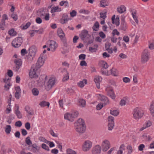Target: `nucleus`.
I'll use <instances>...</instances> for the list:
<instances>
[{
	"instance_id": "dca6fc26",
	"label": "nucleus",
	"mask_w": 154,
	"mask_h": 154,
	"mask_svg": "<svg viewBox=\"0 0 154 154\" xmlns=\"http://www.w3.org/2000/svg\"><path fill=\"white\" fill-rule=\"evenodd\" d=\"M29 54L31 55L32 56H35L37 51V49L35 46H32L29 48Z\"/></svg>"
},
{
	"instance_id": "052dcab7",
	"label": "nucleus",
	"mask_w": 154,
	"mask_h": 154,
	"mask_svg": "<svg viewBox=\"0 0 154 154\" xmlns=\"http://www.w3.org/2000/svg\"><path fill=\"white\" fill-rule=\"evenodd\" d=\"M86 55L84 54H82L79 56V58L80 60H84L85 59Z\"/></svg>"
},
{
	"instance_id": "412c9836",
	"label": "nucleus",
	"mask_w": 154,
	"mask_h": 154,
	"mask_svg": "<svg viewBox=\"0 0 154 154\" xmlns=\"http://www.w3.org/2000/svg\"><path fill=\"white\" fill-rule=\"evenodd\" d=\"M25 110L28 114V116H32L34 114L33 110L31 109L29 106H25Z\"/></svg>"
},
{
	"instance_id": "58836bf2",
	"label": "nucleus",
	"mask_w": 154,
	"mask_h": 154,
	"mask_svg": "<svg viewBox=\"0 0 154 154\" xmlns=\"http://www.w3.org/2000/svg\"><path fill=\"white\" fill-rule=\"evenodd\" d=\"M114 126V122H109L108 125V130L111 131Z\"/></svg>"
},
{
	"instance_id": "1a4fd4ad",
	"label": "nucleus",
	"mask_w": 154,
	"mask_h": 154,
	"mask_svg": "<svg viewBox=\"0 0 154 154\" xmlns=\"http://www.w3.org/2000/svg\"><path fill=\"white\" fill-rule=\"evenodd\" d=\"M101 146L103 151H107L110 147V143L109 141L106 140H104L102 143Z\"/></svg>"
},
{
	"instance_id": "c03bdc74",
	"label": "nucleus",
	"mask_w": 154,
	"mask_h": 154,
	"mask_svg": "<svg viewBox=\"0 0 154 154\" xmlns=\"http://www.w3.org/2000/svg\"><path fill=\"white\" fill-rule=\"evenodd\" d=\"M136 12H135L134 13L132 12V15L133 16V17L134 20L136 22L137 24H138V21L137 20V18L136 15Z\"/></svg>"
},
{
	"instance_id": "9b49d317",
	"label": "nucleus",
	"mask_w": 154,
	"mask_h": 154,
	"mask_svg": "<svg viewBox=\"0 0 154 154\" xmlns=\"http://www.w3.org/2000/svg\"><path fill=\"white\" fill-rule=\"evenodd\" d=\"M56 43L55 41L52 40H49L47 42V45L50 48L52 51H54L57 48V46L55 45Z\"/></svg>"
},
{
	"instance_id": "de8ad7c7",
	"label": "nucleus",
	"mask_w": 154,
	"mask_h": 154,
	"mask_svg": "<svg viewBox=\"0 0 154 154\" xmlns=\"http://www.w3.org/2000/svg\"><path fill=\"white\" fill-rule=\"evenodd\" d=\"M106 11L104 13H103L102 12H100V17L104 19H105L106 17Z\"/></svg>"
},
{
	"instance_id": "79ce46f5",
	"label": "nucleus",
	"mask_w": 154,
	"mask_h": 154,
	"mask_svg": "<svg viewBox=\"0 0 154 154\" xmlns=\"http://www.w3.org/2000/svg\"><path fill=\"white\" fill-rule=\"evenodd\" d=\"M110 114L115 116H117L119 113V112L117 110H110Z\"/></svg>"
},
{
	"instance_id": "393cba45",
	"label": "nucleus",
	"mask_w": 154,
	"mask_h": 154,
	"mask_svg": "<svg viewBox=\"0 0 154 154\" xmlns=\"http://www.w3.org/2000/svg\"><path fill=\"white\" fill-rule=\"evenodd\" d=\"M64 119H67L69 121L72 122L73 120L72 118V116H71V115L70 113H67L65 114L64 115Z\"/></svg>"
},
{
	"instance_id": "7ed1b4c3",
	"label": "nucleus",
	"mask_w": 154,
	"mask_h": 154,
	"mask_svg": "<svg viewBox=\"0 0 154 154\" xmlns=\"http://www.w3.org/2000/svg\"><path fill=\"white\" fill-rule=\"evenodd\" d=\"M57 35L61 38L63 44V45L66 47H67V45L66 43V39L65 36V34L64 33L62 29L60 28H58L57 31Z\"/></svg>"
},
{
	"instance_id": "6e6552de",
	"label": "nucleus",
	"mask_w": 154,
	"mask_h": 154,
	"mask_svg": "<svg viewBox=\"0 0 154 154\" xmlns=\"http://www.w3.org/2000/svg\"><path fill=\"white\" fill-rule=\"evenodd\" d=\"M92 143L89 140L85 141L83 145L82 149L83 151L86 152L88 151L91 148Z\"/></svg>"
},
{
	"instance_id": "09e8293b",
	"label": "nucleus",
	"mask_w": 154,
	"mask_h": 154,
	"mask_svg": "<svg viewBox=\"0 0 154 154\" xmlns=\"http://www.w3.org/2000/svg\"><path fill=\"white\" fill-rule=\"evenodd\" d=\"M32 31L34 32H35L38 33L39 34H42L43 33V29L42 28H40L38 30H32Z\"/></svg>"
},
{
	"instance_id": "5fc2aeb1",
	"label": "nucleus",
	"mask_w": 154,
	"mask_h": 154,
	"mask_svg": "<svg viewBox=\"0 0 154 154\" xmlns=\"http://www.w3.org/2000/svg\"><path fill=\"white\" fill-rule=\"evenodd\" d=\"M115 20V23L117 26H119V18L118 16H117Z\"/></svg>"
},
{
	"instance_id": "c756f323",
	"label": "nucleus",
	"mask_w": 154,
	"mask_h": 154,
	"mask_svg": "<svg viewBox=\"0 0 154 154\" xmlns=\"http://www.w3.org/2000/svg\"><path fill=\"white\" fill-rule=\"evenodd\" d=\"M101 63L102 65L101 69H107L108 68L109 65L106 62L102 60L101 61Z\"/></svg>"
},
{
	"instance_id": "4d7b16f0",
	"label": "nucleus",
	"mask_w": 154,
	"mask_h": 154,
	"mask_svg": "<svg viewBox=\"0 0 154 154\" xmlns=\"http://www.w3.org/2000/svg\"><path fill=\"white\" fill-rule=\"evenodd\" d=\"M112 34L113 36H115L116 35H120L119 32L116 29H115L113 31Z\"/></svg>"
},
{
	"instance_id": "39448f33",
	"label": "nucleus",
	"mask_w": 154,
	"mask_h": 154,
	"mask_svg": "<svg viewBox=\"0 0 154 154\" xmlns=\"http://www.w3.org/2000/svg\"><path fill=\"white\" fill-rule=\"evenodd\" d=\"M23 42V39L21 37H18L15 38L11 42L13 47L15 48L20 47Z\"/></svg>"
},
{
	"instance_id": "6ab92c4d",
	"label": "nucleus",
	"mask_w": 154,
	"mask_h": 154,
	"mask_svg": "<svg viewBox=\"0 0 154 154\" xmlns=\"http://www.w3.org/2000/svg\"><path fill=\"white\" fill-rule=\"evenodd\" d=\"M121 29L124 31H125L127 28L126 23L125 22V19L122 17L121 19V24L120 26Z\"/></svg>"
},
{
	"instance_id": "2eb2a0df",
	"label": "nucleus",
	"mask_w": 154,
	"mask_h": 154,
	"mask_svg": "<svg viewBox=\"0 0 154 154\" xmlns=\"http://www.w3.org/2000/svg\"><path fill=\"white\" fill-rule=\"evenodd\" d=\"M14 63L16 65V68L15 69V71H18L19 69L20 68V67L22 65V60L21 59H15L14 60Z\"/></svg>"
},
{
	"instance_id": "680f3d73",
	"label": "nucleus",
	"mask_w": 154,
	"mask_h": 154,
	"mask_svg": "<svg viewBox=\"0 0 154 154\" xmlns=\"http://www.w3.org/2000/svg\"><path fill=\"white\" fill-rule=\"evenodd\" d=\"M123 81L125 83H128L130 82V79L128 77H125L123 78Z\"/></svg>"
},
{
	"instance_id": "473e14b6",
	"label": "nucleus",
	"mask_w": 154,
	"mask_h": 154,
	"mask_svg": "<svg viewBox=\"0 0 154 154\" xmlns=\"http://www.w3.org/2000/svg\"><path fill=\"white\" fill-rule=\"evenodd\" d=\"M34 57V56H32L31 55L29 54L26 56V60L27 62H28L29 63H31Z\"/></svg>"
},
{
	"instance_id": "e2e57ef3",
	"label": "nucleus",
	"mask_w": 154,
	"mask_h": 154,
	"mask_svg": "<svg viewBox=\"0 0 154 154\" xmlns=\"http://www.w3.org/2000/svg\"><path fill=\"white\" fill-rule=\"evenodd\" d=\"M21 96V92H16L15 97L17 99H19Z\"/></svg>"
},
{
	"instance_id": "f3484780",
	"label": "nucleus",
	"mask_w": 154,
	"mask_h": 154,
	"mask_svg": "<svg viewBox=\"0 0 154 154\" xmlns=\"http://www.w3.org/2000/svg\"><path fill=\"white\" fill-rule=\"evenodd\" d=\"M102 78L100 76H98L96 77L94 79V81L95 82L97 87V88H100V82L101 81Z\"/></svg>"
},
{
	"instance_id": "4be33fe9",
	"label": "nucleus",
	"mask_w": 154,
	"mask_h": 154,
	"mask_svg": "<svg viewBox=\"0 0 154 154\" xmlns=\"http://www.w3.org/2000/svg\"><path fill=\"white\" fill-rule=\"evenodd\" d=\"M117 11L119 13H123L126 11V7L124 5H121L117 8Z\"/></svg>"
},
{
	"instance_id": "3c124183",
	"label": "nucleus",
	"mask_w": 154,
	"mask_h": 154,
	"mask_svg": "<svg viewBox=\"0 0 154 154\" xmlns=\"http://www.w3.org/2000/svg\"><path fill=\"white\" fill-rule=\"evenodd\" d=\"M79 12L80 13H84L86 14H88L90 13V11L87 10H86L84 9H81L79 11Z\"/></svg>"
},
{
	"instance_id": "423d86ee",
	"label": "nucleus",
	"mask_w": 154,
	"mask_h": 154,
	"mask_svg": "<svg viewBox=\"0 0 154 154\" xmlns=\"http://www.w3.org/2000/svg\"><path fill=\"white\" fill-rule=\"evenodd\" d=\"M39 68L35 66V64H33L31 68L29 73V76L31 78L38 77V75L37 73V71Z\"/></svg>"
},
{
	"instance_id": "e433bc0d",
	"label": "nucleus",
	"mask_w": 154,
	"mask_h": 154,
	"mask_svg": "<svg viewBox=\"0 0 154 154\" xmlns=\"http://www.w3.org/2000/svg\"><path fill=\"white\" fill-rule=\"evenodd\" d=\"M32 92L34 96L38 95L39 93L38 89L35 88H34L32 90Z\"/></svg>"
},
{
	"instance_id": "a18cd8bd",
	"label": "nucleus",
	"mask_w": 154,
	"mask_h": 154,
	"mask_svg": "<svg viewBox=\"0 0 154 154\" xmlns=\"http://www.w3.org/2000/svg\"><path fill=\"white\" fill-rule=\"evenodd\" d=\"M67 154H76V152L71 149H68L66 150Z\"/></svg>"
},
{
	"instance_id": "a878e982",
	"label": "nucleus",
	"mask_w": 154,
	"mask_h": 154,
	"mask_svg": "<svg viewBox=\"0 0 154 154\" xmlns=\"http://www.w3.org/2000/svg\"><path fill=\"white\" fill-rule=\"evenodd\" d=\"M94 48L90 47L89 48V51H90L91 53L96 52L97 50V48L98 47V45H94Z\"/></svg>"
},
{
	"instance_id": "9d476101",
	"label": "nucleus",
	"mask_w": 154,
	"mask_h": 154,
	"mask_svg": "<svg viewBox=\"0 0 154 154\" xmlns=\"http://www.w3.org/2000/svg\"><path fill=\"white\" fill-rule=\"evenodd\" d=\"M43 54H41L40 57L38 59L36 65L35 64V66L37 68L39 69L45 63V60L43 59Z\"/></svg>"
},
{
	"instance_id": "6e6d98bb",
	"label": "nucleus",
	"mask_w": 154,
	"mask_h": 154,
	"mask_svg": "<svg viewBox=\"0 0 154 154\" xmlns=\"http://www.w3.org/2000/svg\"><path fill=\"white\" fill-rule=\"evenodd\" d=\"M31 24V23L29 22H27L25 25L23 26L22 29H26L29 27Z\"/></svg>"
},
{
	"instance_id": "0eeeda50",
	"label": "nucleus",
	"mask_w": 154,
	"mask_h": 154,
	"mask_svg": "<svg viewBox=\"0 0 154 154\" xmlns=\"http://www.w3.org/2000/svg\"><path fill=\"white\" fill-rule=\"evenodd\" d=\"M96 96L98 99L103 102L104 106L109 103V100L107 97L100 94H97Z\"/></svg>"
},
{
	"instance_id": "f03ea898",
	"label": "nucleus",
	"mask_w": 154,
	"mask_h": 154,
	"mask_svg": "<svg viewBox=\"0 0 154 154\" xmlns=\"http://www.w3.org/2000/svg\"><path fill=\"white\" fill-rule=\"evenodd\" d=\"M150 54L147 49H144L142 52L141 58V62L143 64L147 62L149 58Z\"/></svg>"
},
{
	"instance_id": "bb28decb",
	"label": "nucleus",
	"mask_w": 154,
	"mask_h": 154,
	"mask_svg": "<svg viewBox=\"0 0 154 154\" xmlns=\"http://www.w3.org/2000/svg\"><path fill=\"white\" fill-rule=\"evenodd\" d=\"M61 11V8H59L58 6H54L51 8V12L53 13L56 12L60 11Z\"/></svg>"
},
{
	"instance_id": "603ef678",
	"label": "nucleus",
	"mask_w": 154,
	"mask_h": 154,
	"mask_svg": "<svg viewBox=\"0 0 154 154\" xmlns=\"http://www.w3.org/2000/svg\"><path fill=\"white\" fill-rule=\"evenodd\" d=\"M103 103H100L98 104L96 106V109L98 110H100L103 107Z\"/></svg>"
},
{
	"instance_id": "ea45409f",
	"label": "nucleus",
	"mask_w": 154,
	"mask_h": 154,
	"mask_svg": "<svg viewBox=\"0 0 154 154\" xmlns=\"http://www.w3.org/2000/svg\"><path fill=\"white\" fill-rule=\"evenodd\" d=\"M66 91L67 93L70 95H73L75 93L74 90L72 88H68Z\"/></svg>"
},
{
	"instance_id": "5701e85b",
	"label": "nucleus",
	"mask_w": 154,
	"mask_h": 154,
	"mask_svg": "<svg viewBox=\"0 0 154 154\" xmlns=\"http://www.w3.org/2000/svg\"><path fill=\"white\" fill-rule=\"evenodd\" d=\"M87 79H83L82 81H80L79 82L77 83L79 87L82 88L85 85L87 84Z\"/></svg>"
},
{
	"instance_id": "864d4df0",
	"label": "nucleus",
	"mask_w": 154,
	"mask_h": 154,
	"mask_svg": "<svg viewBox=\"0 0 154 154\" xmlns=\"http://www.w3.org/2000/svg\"><path fill=\"white\" fill-rule=\"evenodd\" d=\"M42 147L47 151H49L50 150L48 146L45 143H43L42 144Z\"/></svg>"
},
{
	"instance_id": "72a5a7b5",
	"label": "nucleus",
	"mask_w": 154,
	"mask_h": 154,
	"mask_svg": "<svg viewBox=\"0 0 154 154\" xmlns=\"http://www.w3.org/2000/svg\"><path fill=\"white\" fill-rule=\"evenodd\" d=\"M106 69H101V72L102 75H109L110 73Z\"/></svg>"
},
{
	"instance_id": "b1692460",
	"label": "nucleus",
	"mask_w": 154,
	"mask_h": 154,
	"mask_svg": "<svg viewBox=\"0 0 154 154\" xmlns=\"http://www.w3.org/2000/svg\"><path fill=\"white\" fill-rule=\"evenodd\" d=\"M15 113L19 119H21L22 117V115L19 110V107L17 106L16 108Z\"/></svg>"
},
{
	"instance_id": "f704fd0d",
	"label": "nucleus",
	"mask_w": 154,
	"mask_h": 154,
	"mask_svg": "<svg viewBox=\"0 0 154 154\" xmlns=\"http://www.w3.org/2000/svg\"><path fill=\"white\" fill-rule=\"evenodd\" d=\"M79 102V105L82 107H84L85 105L86 101L84 99H80Z\"/></svg>"
},
{
	"instance_id": "7c9ffc66",
	"label": "nucleus",
	"mask_w": 154,
	"mask_h": 154,
	"mask_svg": "<svg viewBox=\"0 0 154 154\" xmlns=\"http://www.w3.org/2000/svg\"><path fill=\"white\" fill-rule=\"evenodd\" d=\"M39 105L42 107L47 106L48 107L50 105V103L48 102L42 101L40 103Z\"/></svg>"
},
{
	"instance_id": "a19ab883",
	"label": "nucleus",
	"mask_w": 154,
	"mask_h": 154,
	"mask_svg": "<svg viewBox=\"0 0 154 154\" xmlns=\"http://www.w3.org/2000/svg\"><path fill=\"white\" fill-rule=\"evenodd\" d=\"M25 143L27 145H31L32 144V142L30 140V137L28 136L25 139Z\"/></svg>"
},
{
	"instance_id": "4468645a",
	"label": "nucleus",
	"mask_w": 154,
	"mask_h": 154,
	"mask_svg": "<svg viewBox=\"0 0 154 154\" xmlns=\"http://www.w3.org/2000/svg\"><path fill=\"white\" fill-rule=\"evenodd\" d=\"M91 36L88 34V32L86 29H84L82 30L81 32L79 34V36L82 41H84L85 38L86 37L87 35Z\"/></svg>"
},
{
	"instance_id": "49530a36",
	"label": "nucleus",
	"mask_w": 154,
	"mask_h": 154,
	"mask_svg": "<svg viewBox=\"0 0 154 154\" xmlns=\"http://www.w3.org/2000/svg\"><path fill=\"white\" fill-rule=\"evenodd\" d=\"M99 26L100 25L99 23H98V22L96 21L94 24L93 26L92 27L93 30L94 31H96L97 30V29H95L94 27H95V28H98L99 27Z\"/></svg>"
},
{
	"instance_id": "8fccbe9b",
	"label": "nucleus",
	"mask_w": 154,
	"mask_h": 154,
	"mask_svg": "<svg viewBox=\"0 0 154 154\" xmlns=\"http://www.w3.org/2000/svg\"><path fill=\"white\" fill-rule=\"evenodd\" d=\"M70 114L71 115V116H72L73 119L77 117L79 113L78 112L75 111Z\"/></svg>"
},
{
	"instance_id": "338daca9",
	"label": "nucleus",
	"mask_w": 154,
	"mask_h": 154,
	"mask_svg": "<svg viewBox=\"0 0 154 154\" xmlns=\"http://www.w3.org/2000/svg\"><path fill=\"white\" fill-rule=\"evenodd\" d=\"M22 123L20 121H18L15 123V125L17 127H20L22 125Z\"/></svg>"
},
{
	"instance_id": "bf43d9fd",
	"label": "nucleus",
	"mask_w": 154,
	"mask_h": 154,
	"mask_svg": "<svg viewBox=\"0 0 154 154\" xmlns=\"http://www.w3.org/2000/svg\"><path fill=\"white\" fill-rule=\"evenodd\" d=\"M69 74H66V75L64 76L63 79H62V81L63 82H65L67 80L69 79Z\"/></svg>"
},
{
	"instance_id": "69168bd1",
	"label": "nucleus",
	"mask_w": 154,
	"mask_h": 154,
	"mask_svg": "<svg viewBox=\"0 0 154 154\" xmlns=\"http://www.w3.org/2000/svg\"><path fill=\"white\" fill-rule=\"evenodd\" d=\"M39 13L40 14V16L42 18V17H44L45 15L46 14L45 11L44 10L40 11Z\"/></svg>"
},
{
	"instance_id": "aec40b11",
	"label": "nucleus",
	"mask_w": 154,
	"mask_h": 154,
	"mask_svg": "<svg viewBox=\"0 0 154 154\" xmlns=\"http://www.w3.org/2000/svg\"><path fill=\"white\" fill-rule=\"evenodd\" d=\"M109 3L107 0H101L100 2V6L101 7H105L109 5Z\"/></svg>"
},
{
	"instance_id": "ddd939ff",
	"label": "nucleus",
	"mask_w": 154,
	"mask_h": 154,
	"mask_svg": "<svg viewBox=\"0 0 154 154\" xmlns=\"http://www.w3.org/2000/svg\"><path fill=\"white\" fill-rule=\"evenodd\" d=\"M107 91V95L113 99H114L116 96L113 91V89L112 88H107L106 89Z\"/></svg>"
},
{
	"instance_id": "f8f14e48",
	"label": "nucleus",
	"mask_w": 154,
	"mask_h": 154,
	"mask_svg": "<svg viewBox=\"0 0 154 154\" xmlns=\"http://www.w3.org/2000/svg\"><path fill=\"white\" fill-rule=\"evenodd\" d=\"M101 152V147L99 145L94 146L92 149V154H100Z\"/></svg>"
},
{
	"instance_id": "0e129e2a",
	"label": "nucleus",
	"mask_w": 154,
	"mask_h": 154,
	"mask_svg": "<svg viewBox=\"0 0 154 154\" xmlns=\"http://www.w3.org/2000/svg\"><path fill=\"white\" fill-rule=\"evenodd\" d=\"M25 126L26 129L27 130H29L30 128V124L29 122L26 123L25 124Z\"/></svg>"
},
{
	"instance_id": "20e7f679",
	"label": "nucleus",
	"mask_w": 154,
	"mask_h": 154,
	"mask_svg": "<svg viewBox=\"0 0 154 154\" xmlns=\"http://www.w3.org/2000/svg\"><path fill=\"white\" fill-rule=\"evenodd\" d=\"M143 111L138 107L135 108L133 111V116L135 119H139L141 118L143 116Z\"/></svg>"
},
{
	"instance_id": "c9c22d12",
	"label": "nucleus",
	"mask_w": 154,
	"mask_h": 154,
	"mask_svg": "<svg viewBox=\"0 0 154 154\" xmlns=\"http://www.w3.org/2000/svg\"><path fill=\"white\" fill-rule=\"evenodd\" d=\"M11 130V127L10 125H8L6 126V127L5 129V132L7 134H9L10 133Z\"/></svg>"
},
{
	"instance_id": "13d9d810",
	"label": "nucleus",
	"mask_w": 154,
	"mask_h": 154,
	"mask_svg": "<svg viewBox=\"0 0 154 154\" xmlns=\"http://www.w3.org/2000/svg\"><path fill=\"white\" fill-rule=\"evenodd\" d=\"M114 118L111 116H109L108 118L109 122H114Z\"/></svg>"
},
{
	"instance_id": "c85d7f7f",
	"label": "nucleus",
	"mask_w": 154,
	"mask_h": 154,
	"mask_svg": "<svg viewBox=\"0 0 154 154\" xmlns=\"http://www.w3.org/2000/svg\"><path fill=\"white\" fill-rule=\"evenodd\" d=\"M8 34L11 36H14L17 34V32L14 28H12L8 31Z\"/></svg>"
},
{
	"instance_id": "cd10ccee",
	"label": "nucleus",
	"mask_w": 154,
	"mask_h": 154,
	"mask_svg": "<svg viewBox=\"0 0 154 154\" xmlns=\"http://www.w3.org/2000/svg\"><path fill=\"white\" fill-rule=\"evenodd\" d=\"M111 74L114 76H117L118 75V72L115 68H112L110 70Z\"/></svg>"
},
{
	"instance_id": "37998d69",
	"label": "nucleus",
	"mask_w": 154,
	"mask_h": 154,
	"mask_svg": "<svg viewBox=\"0 0 154 154\" xmlns=\"http://www.w3.org/2000/svg\"><path fill=\"white\" fill-rule=\"evenodd\" d=\"M127 149L128 151L127 154H131L133 152L132 147L131 145H128L127 146Z\"/></svg>"
},
{
	"instance_id": "2f4dec72",
	"label": "nucleus",
	"mask_w": 154,
	"mask_h": 154,
	"mask_svg": "<svg viewBox=\"0 0 154 154\" xmlns=\"http://www.w3.org/2000/svg\"><path fill=\"white\" fill-rule=\"evenodd\" d=\"M149 110L150 113L152 116H154V101L153 102L152 104L151 105Z\"/></svg>"
},
{
	"instance_id": "4c0bfd02",
	"label": "nucleus",
	"mask_w": 154,
	"mask_h": 154,
	"mask_svg": "<svg viewBox=\"0 0 154 154\" xmlns=\"http://www.w3.org/2000/svg\"><path fill=\"white\" fill-rule=\"evenodd\" d=\"M127 98L126 97H124L122 100L119 102L120 105L121 106L125 105L126 104V100H127Z\"/></svg>"
},
{
	"instance_id": "774afa93",
	"label": "nucleus",
	"mask_w": 154,
	"mask_h": 154,
	"mask_svg": "<svg viewBox=\"0 0 154 154\" xmlns=\"http://www.w3.org/2000/svg\"><path fill=\"white\" fill-rule=\"evenodd\" d=\"M145 146L143 144H141L138 146V150L140 151H142L145 148Z\"/></svg>"
},
{
	"instance_id": "a211bd4d",
	"label": "nucleus",
	"mask_w": 154,
	"mask_h": 154,
	"mask_svg": "<svg viewBox=\"0 0 154 154\" xmlns=\"http://www.w3.org/2000/svg\"><path fill=\"white\" fill-rule=\"evenodd\" d=\"M55 83V80L53 78H50L47 83V87L48 88H51Z\"/></svg>"
},
{
	"instance_id": "f257e3e1",
	"label": "nucleus",
	"mask_w": 154,
	"mask_h": 154,
	"mask_svg": "<svg viewBox=\"0 0 154 154\" xmlns=\"http://www.w3.org/2000/svg\"><path fill=\"white\" fill-rule=\"evenodd\" d=\"M76 131L80 134L84 133L86 130V126L83 119H79L75 124Z\"/></svg>"
}]
</instances>
